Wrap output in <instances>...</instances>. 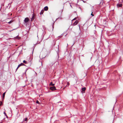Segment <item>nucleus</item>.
I'll use <instances>...</instances> for the list:
<instances>
[{"instance_id": "obj_1", "label": "nucleus", "mask_w": 123, "mask_h": 123, "mask_svg": "<svg viewBox=\"0 0 123 123\" xmlns=\"http://www.w3.org/2000/svg\"><path fill=\"white\" fill-rule=\"evenodd\" d=\"M25 65L24 64H23V63H21L20 64H19L18 66V67H17L16 70H17L18 69V68L20 66L23 65Z\"/></svg>"}, {"instance_id": "obj_2", "label": "nucleus", "mask_w": 123, "mask_h": 123, "mask_svg": "<svg viewBox=\"0 0 123 123\" xmlns=\"http://www.w3.org/2000/svg\"><path fill=\"white\" fill-rule=\"evenodd\" d=\"M50 89L52 91L55 90H56L55 87V86L50 87Z\"/></svg>"}, {"instance_id": "obj_3", "label": "nucleus", "mask_w": 123, "mask_h": 123, "mask_svg": "<svg viewBox=\"0 0 123 123\" xmlns=\"http://www.w3.org/2000/svg\"><path fill=\"white\" fill-rule=\"evenodd\" d=\"M29 20V19L28 18H25L24 20V21L26 23Z\"/></svg>"}, {"instance_id": "obj_4", "label": "nucleus", "mask_w": 123, "mask_h": 123, "mask_svg": "<svg viewBox=\"0 0 123 123\" xmlns=\"http://www.w3.org/2000/svg\"><path fill=\"white\" fill-rule=\"evenodd\" d=\"M78 23V20H76L74 22V23L73 24V25H76Z\"/></svg>"}, {"instance_id": "obj_5", "label": "nucleus", "mask_w": 123, "mask_h": 123, "mask_svg": "<svg viewBox=\"0 0 123 123\" xmlns=\"http://www.w3.org/2000/svg\"><path fill=\"white\" fill-rule=\"evenodd\" d=\"M122 4H118L117 5V7H122Z\"/></svg>"}, {"instance_id": "obj_6", "label": "nucleus", "mask_w": 123, "mask_h": 123, "mask_svg": "<svg viewBox=\"0 0 123 123\" xmlns=\"http://www.w3.org/2000/svg\"><path fill=\"white\" fill-rule=\"evenodd\" d=\"M44 9L46 11L48 9V7L47 6L45 7L44 8Z\"/></svg>"}, {"instance_id": "obj_7", "label": "nucleus", "mask_w": 123, "mask_h": 123, "mask_svg": "<svg viewBox=\"0 0 123 123\" xmlns=\"http://www.w3.org/2000/svg\"><path fill=\"white\" fill-rule=\"evenodd\" d=\"M49 85L50 86H53L55 85V84H53L52 82H51L49 84Z\"/></svg>"}, {"instance_id": "obj_8", "label": "nucleus", "mask_w": 123, "mask_h": 123, "mask_svg": "<svg viewBox=\"0 0 123 123\" xmlns=\"http://www.w3.org/2000/svg\"><path fill=\"white\" fill-rule=\"evenodd\" d=\"M6 93V92L4 93L3 94L2 97L3 98H4L5 97V94Z\"/></svg>"}, {"instance_id": "obj_9", "label": "nucleus", "mask_w": 123, "mask_h": 123, "mask_svg": "<svg viewBox=\"0 0 123 123\" xmlns=\"http://www.w3.org/2000/svg\"><path fill=\"white\" fill-rule=\"evenodd\" d=\"M15 38L18 39H19L20 38V37L18 36H17L15 37Z\"/></svg>"}, {"instance_id": "obj_10", "label": "nucleus", "mask_w": 123, "mask_h": 123, "mask_svg": "<svg viewBox=\"0 0 123 123\" xmlns=\"http://www.w3.org/2000/svg\"><path fill=\"white\" fill-rule=\"evenodd\" d=\"M43 11H44L43 10H42L41 11V12L40 13V14L41 15L42 14H43Z\"/></svg>"}, {"instance_id": "obj_11", "label": "nucleus", "mask_w": 123, "mask_h": 123, "mask_svg": "<svg viewBox=\"0 0 123 123\" xmlns=\"http://www.w3.org/2000/svg\"><path fill=\"white\" fill-rule=\"evenodd\" d=\"M82 90L83 91H85L86 90V88L85 87H83L82 88Z\"/></svg>"}, {"instance_id": "obj_12", "label": "nucleus", "mask_w": 123, "mask_h": 123, "mask_svg": "<svg viewBox=\"0 0 123 123\" xmlns=\"http://www.w3.org/2000/svg\"><path fill=\"white\" fill-rule=\"evenodd\" d=\"M23 63H25V64H26L27 63V62L25 60H24L23 61Z\"/></svg>"}, {"instance_id": "obj_13", "label": "nucleus", "mask_w": 123, "mask_h": 123, "mask_svg": "<svg viewBox=\"0 0 123 123\" xmlns=\"http://www.w3.org/2000/svg\"><path fill=\"white\" fill-rule=\"evenodd\" d=\"M34 14H33V15H32V18L31 19V20H33V19H34L33 18H34Z\"/></svg>"}, {"instance_id": "obj_14", "label": "nucleus", "mask_w": 123, "mask_h": 123, "mask_svg": "<svg viewBox=\"0 0 123 123\" xmlns=\"http://www.w3.org/2000/svg\"><path fill=\"white\" fill-rule=\"evenodd\" d=\"M4 110H5V111L4 112V114L6 116H7V115L5 113V109H4Z\"/></svg>"}, {"instance_id": "obj_15", "label": "nucleus", "mask_w": 123, "mask_h": 123, "mask_svg": "<svg viewBox=\"0 0 123 123\" xmlns=\"http://www.w3.org/2000/svg\"><path fill=\"white\" fill-rule=\"evenodd\" d=\"M12 20H11L9 22H8V23L9 24H10V23H12Z\"/></svg>"}, {"instance_id": "obj_16", "label": "nucleus", "mask_w": 123, "mask_h": 123, "mask_svg": "<svg viewBox=\"0 0 123 123\" xmlns=\"http://www.w3.org/2000/svg\"><path fill=\"white\" fill-rule=\"evenodd\" d=\"M36 103L37 104H39V102L38 100L36 101Z\"/></svg>"}, {"instance_id": "obj_17", "label": "nucleus", "mask_w": 123, "mask_h": 123, "mask_svg": "<svg viewBox=\"0 0 123 123\" xmlns=\"http://www.w3.org/2000/svg\"><path fill=\"white\" fill-rule=\"evenodd\" d=\"M27 118H25V119L24 120L25 121H27Z\"/></svg>"}, {"instance_id": "obj_18", "label": "nucleus", "mask_w": 123, "mask_h": 123, "mask_svg": "<svg viewBox=\"0 0 123 123\" xmlns=\"http://www.w3.org/2000/svg\"><path fill=\"white\" fill-rule=\"evenodd\" d=\"M92 13H91V15H92V16H94V15H93V14H92Z\"/></svg>"}, {"instance_id": "obj_19", "label": "nucleus", "mask_w": 123, "mask_h": 123, "mask_svg": "<svg viewBox=\"0 0 123 123\" xmlns=\"http://www.w3.org/2000/svg\"><path fill=\"white\" fill-rule=\"evenodd\" d=\"M67 85L69 86V83L68 82L67 83Z\"/></svg>"}, {"instance_id": "obj_20", "label": "nucleus", "mask_w": 123, "mask_h": 123, "mask_svg": "<svg viewBox=\"0 0 123 123\" xmlns=\"http://www.w3.org/2000/svg\"><path fill=\"white\" fill-rule=\"evenodd\" d=\"M76 18H75L73 19L72 21L74 20H76Z\"/></svg>"}, {"instance_id": "obj_21", "label": "nucleus", "mask_w": 123, "mask_h": 123, "mask_svg": "<svg viewBox=\"0 0 123 123\" xmlns=\"http://www.w3.org/2000/svg\"><path fill=\"white\" fill-rule=\"evenodd\" d=\"M2 103L1 102L0 103V106L1 105H2Z\"/></svg>"}, {"instance_id": "obj_22", "label": "nucleus", "mask_w": 123, "mask_h": 123, "mask_svg": "<svg viewBox=\"0 0 123 123\" xmlns=\"http://www.w3.org/2000/svg\"><path fill=\"white\" fill-rule=\"evenodd\" d=\"M27 69H26V70H25V73L27 71Z\"/></svg>"}]
</instances>
